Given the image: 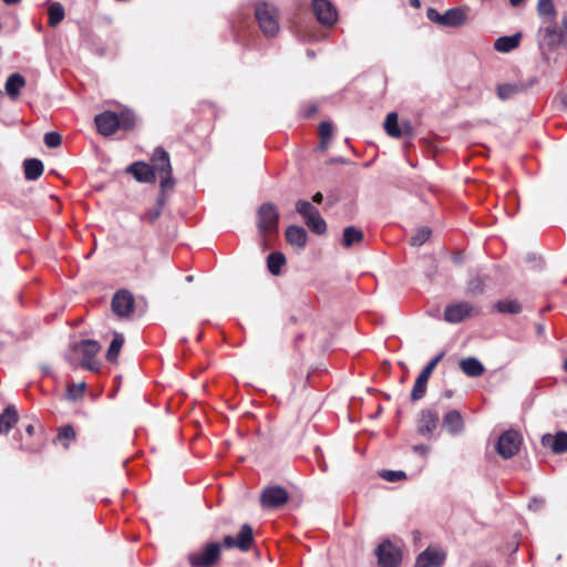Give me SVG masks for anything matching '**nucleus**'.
Listing matches in <instances>:
<instances>
[{
	"label": "nucleus",
	"mask_w": 567,
	"mask_h": 567,
	"mask_svg": "<svg viewBox=\"0 0 567 567\" xmlns=\"http://www.w3.org/2000/svg\"><path fill=\"white\" fill-rule=\"evenodd\" d=\"M150 165L154 168L155 175L158 174L162 177L159 183L161 192L172 190L175 186V179L173 177L171 159L168 153L162 146H157L154 150Z\"/></svg>",
	"instance_id": "1"
},
{
	"label": "nucleus",
	"mask_w": 567,
	"mask_h": 567,
	"mask_svg": "<svg viewBox=\"0 0 567 567\" xmlns=\"http://www.w3.org/2000/svg\"><path fill=\"white\" fill-rule=\"evenodd\" d=\"M221 557V544L209 542L187 555L190 567H214Z\"/></svg>",
	"instance_id": "2"
},
{
	"label": "nucleus",
	"mask_w": 567,
	"mask_h": 567,
	"mask_svg": "<svg viewBox=\"0 0 567 567\" xmlns=\"http://www.w3.org/2000/svg\"><path fill=\"white\" fill-rule=\"evenodd\" d=\"M255 17L266 37H274L278 33V10L274 4L264 1L256 2Z\"/></svg>",
	"instance_id": "3"
},
{
	"label": "nucleus",
	"mask_w": 567,
	"mask_h": 567,
	"mask_svg": "<svg viewBox=\"0 0 567 567\" xmlns=\"http://www.w3.org/2000/svg\"><path fill=\"white\" fill-rule=\"evenodd\" d=\"M522 442V435L518 431L507 430L498 437L496 452L504 460H509L518 453Z\"/></svg>",
	"instance_id": "4"
},
{
	"label": "nucleus",
	"mask_w": 567,
	"mask_h": 567,
	"mask_svg": "<svg viewBox=\"0 0 567 567\" xmlns=\"http://www.w3.org/2000/svg\"><path fill=\"white\" fill-rule=\"evenodd\" d=\"M444 354V352H440L437 355H435L417 375L413 389L411 391V400L413 402L421 400L425 395L429 379L435 367L443 359Z\"/></svg>",
	"instance_id": "5"
},
{
	"label": "nucleus",
	"mask_w": 567,
	"mask_h": 567,
	"mask_svg": "<svg viewBox=\"0 0 567 567\" xmlns=\"http://www.w3.org/2000/svg\"><path fill=\"white\" fill-rule=\"evenodd\" d=\"M289 499L286 488L279 485L266 486L260 494V505L264 508L275 509L284 506Z\"/></svg>",
	"instance_id": "6"
},
{
	"label": "nucleus",
	"mask_w": 567,
	"mask_h": 567,
	"mask_svg": "<svg viewBox=\"0 0 567 567\" xmlns=\"http://www.w3.org/2000/svg\"><path fill=\"white\" fill-rule=\"evenodd\" d=\"M72 349L75 352H79L82 355V367L94 371L97 370L95 362L93 361L94 357L100 352L101 346L97 341L92 339H84L79 342H75L72 346Z\"/></svg>",
	"instance_id": "7"
},
{
	"label": "nucleus",
	"mask_w": 567,
	"mask_h": 567,
	"mask_svg": "<svg viewBox=\"0 0 567 567\" xmlns=\"http://www.w3.org/2000/svg\"><path fill=\"white\" fill-rule=\"evenodd\" d=\"M375 555L381 567H399L402 560L401 550L390 540L382 542L377 547Z\"/></svg>",
	"instance_id": "8"
},
{
	"label": "nucleus",
	"mask_w": 567,
	"mask_h": 567,
	"mask_svg": "<svg viewBox=\"0 0 567 567\" xmlns=\"http://www.w3.org/2000/svg\"><path fill=\"white\" fill-rule=\"evenodd\" d=\"M279 214L275 205L266 203L258 209V228L261 234L277 231Z\"/></svg>",
	"instance_id": "9"
},
{
	"label": "nucleus",
	"mask_w": 567,
	"mask_h": 567,
	"mask_svg": "<svg viewBox=\"0 0 567 567\" xmlns=\"http://www.w3.org/2000/svg\"><path fill=\"white\" fill-rule=\"evenodd\" d=\"M440 415L432 409L422 410L416 420V431L421 436L431 439L439 427Z\"/></svg>",
	"instance_id": "10"
},
{
	"label": "nucleus",
	"mask_w": 567,
	"mask_h": 567,
	"mask_svg": "<svg viewBox=\"0 0 567 567\" xmlns=\"http://www.w3.org/2000/svg\"><path fill=\"white\" fill-rule=\"evenodd\" d=\"M446 560V553L441 547L429 546L416 556L413 567H442Z\"/></svg>",
	"instance_id": "11"
},
{
	"label": "nucleus",
	"mask_w": 567,
	"mask_h": 567,
	"mask_svg": "<svg viewBox=\"0 0 567 567\" xmlns=\"http://www.w3.org/2000/svg\"><path fill=\"white\" fill-rule=\"evenodd\" d=\"M537 83L536 78H532L528 81H517L514 83H503L498 84L496 87V93L499 100L506 101L514 97L517 94L526 92L533 85Z\"/></svg>",
	"instance_id": "12"
},
{
	"label": "nucleus",
	"mask_w": 567,
	"mask_h": 567,
	"mask_svg": "<svg viewBox=\"0 0 567 567\" xmlns=\"http://www.w3.org/2000/svg\"><path fill=\"white\" fill-rule=\"evenodd\" d=\"M312 11L322 24L331 25L337 21V10L328 0H313Z\"/></svg>",
	"instance_id": "13"
},
{
	"label": "nucleus",
	"mask_w": 567,
	"mask_h": 567,
	"mask_svg": "<svg viewBox=\"0 0 567 567\" xmlns=\"http://www.w3.org/2000/svg\"><path fill=\"white\" fill-rule=\"evenodd\" d=\"M134 297L127 290L117 291L112 298V310L120 317H127L133 312Z\"/></svg>",
	"instance_id": "14"
},
{
	"label": "nucleus",
	"mask_w": 567,
	"mask_h": 567,
	"mask_svg": "<svg viewBox=\"0 0 567 567\" xmlns=\"http://www.w3.org/2000/svg\"><path fill=\"white\" fill-rule=\"evenodd\" d=\"M473 307L467 301H461L446 306L444 320L449 323H460L472 315Z\"/></svg>",
	"instance_id": "15"
},
{
	"label": "nucleus",
	"mask_w": 567,
	"mask_h": 567,
	"mask_svg": "<svg viewBox=\"0 0 567 567\" xmlns=\"http://www.w3.org/2000/svg\"><path fill=\"white\" fill-rule=\"evenodd\" d=\"M94 121L99 133L104 136L113 135L118 130V122L114 112H103L96 115Z\"/></svg>",
	"instance_id": "16"
},
{
	"label": "nucleus",
	"mask_w": 567,
	"mask_h": 567,
	"mask_svg": "<svg viewBox=\"0 0 567 567\" xmlns=\"http://www.w3.org/2000/svg\"><path fill=\"white\" fill-rule=\"evenodd\" d=\"M126 172L140 183H154L156 175L154 168L145 162H135L127 166Z\"/></svg>",
	"instance_id": "17"
},
{
	"label": "nucleus",
	"mask_w": 567,
	"mask_h": 567,
	"mask_svg": "<svg viewBox=\"0 0 567 567\" xmlns=\"http://www.w3.org/2000/svg\"><path fill=\"white\" fill-rule=\"evenodd\" d=\"M538 32L550 48L559 47L567 41L564 32L555 23V20H549V24L540 28Z\"/></svg>",
	"instance_id": "18"
},
{
	"label": "nucleus",
	"mask_w": 567,
	"mask_h": 567,
	"mask_svg": "<svg viewBox=\"0 0 567 567\" xmlns=\"http://www.w3.org/2000/svg\"><path fill=\"white\" fill-rule=\"evenodd\" d=\"M542 444L556 454H564L567 452V432L559 431L555 435L545 434L542 437Z\"/></svg>",
	"instance_id": "19"
},
{
	"label": "nucleus",
	"mask_w": 567,
	"mask_h": 567,
	"mask_svg": "<svg viewBox=\"0 0 567 567\" xmlns=\"http://www.w3.org/2000/svg\"><path fill=\"white\" fill-rule=\"evenodd\" d=\"M442 424L449 434L453 436L461 434L464 430V420L461 412L457 410L446 412L443 416Z\"/></svg>",
	"instance_id": "20"
},
{
	"label": "nucleus",
	"mask_w": 567,
	"mask_h": 567,
	"mask_svg": "<svg viewBox=\"0 0 567 567\" xmlns=\"http://www.w3.org/2000/svg\"><path fill=\"white\" fill-rule=\"evenodd\" d=\"M25 86V79L20 73H12L6 81V93L11 100H17L20 91Z\"/></svg>",
	"instance_id": "21"
},
{
	"label": "nucleus",
	"mask_w": 567,
	"mask_h": 567,
	"mask_svg": "<svg viewBox=\"0 0 567 567\" xmlns=\"http://www.w3.org/2000/svg\"><path fill=\"white\" fill-rule=\"evenodd\" d=\"M286 239L287 241L292 245V246H296L298 248H305L306 245H307V231L300 227V226H296V225H291L289 226L287 229H286Z\"/></svg>",
	"instance_id": "22"
},
{
	"label": "nucleus",
	"mask_w": 567,
	"mask_h": 567,
	"mask_svg": "<svg viewBox=\"0 0 567 567\" xmlns=\"http://www.w3.org/2000/svg\"><path fill=\"white\" fill-rule=\"evenodd\" d=\"M443 27L456 28L466 20V13L462 8H451L443 13Z\"/></svg>",
	"instance_id": "23"
},
{
	"label": "nucleus",
	"mask_w": 567,
	"mask_h": 567,
	"mask_svg": "<svg viewBox=\"0 0 567 567\" xmlns=\"http://www.w3.org/2000/svg\"><path fill=\"white\" fill-rule=\"evenodd\" d=\"M460 367H461L462 371L467 377H471V378L481 377L484 373V370H485L484 365L482 364V362L478 359L474 358V357H470V358L463 359L460 362Z\"/></svg>",
	"instance_id": "24"
},
{
	"label": "nucleus",
	"mask_w": 567,
	"mask_h": 567,
	"mask_svg": "<svg viewBox=\"0 0 567 567\" xmlns=\"http://www.w3.org/2000/svg\"><path fill=\"white\" fill-rule=\"evenodd\" d=\"M236 540L238 544V549L240 551H248L252 547L254 530L249 524H244L240 527V529L236 536Z\"/></svg>",
	"instance_id": "25"
},
{
	"label": "nucleus",
	"mask_w": 567,
	"mask_h": 567,
	"mask_svg": "<svg viewBox=\"0 0 567 567\" xmlns=\"http://www.w3.org/2000/svg\"><path fill=\"white\" fill-rule=\"evenodd\" d=\"M520 33L499 37L494 42V49L498 52L507 53L519 45Z\"/></svg>",
	"instance_id": "26"
},
{
	"label": "nucleus",
	"mask_w": 567,
	"mask_h": 567,
	"mask_svg": "<svg viewBox=\"0 0 567 567\" xmlns=\"http://www.w3.org/2000/svg\"><path fill=\"white\" fill-rule=\"evenodd\" d=\"M18 422V413L13 405H9L0 414V434H7Z\"/></svg>",
	"instance_id": "27"
},
{
	"label": "nucleus",
	"mask_w": 567,
	"mask_h": 567,
	"mask_svg": "<svg viewBox=\"0 0 567 567\" xmlns=\"http://www.w3.org/2000/svg\"><path fill=\"white\" fill-rule=\"evenodd\" d=\"M24 177L28 181H37L43 173V163L38 158H28L23 162Z\"/></svg>",
	"instance_id": "28"
},
{
	"label": "nucleus",
	"mask_w": 567,
	"mask_h": 567,
	"mask_svg": "<svg viewBox=\"0 0 567 567\" xmlns=\"http://www.w3.org/2000/svg\"><path fill=\"white\" fill-rule=\"evenodd\" d=\"M384 130L391 137H401L404 132L400 128L398 114L389 113L384 121Z\"/></svg>",
	"instance_id": "29"
},
{
	"label": "nucleus",
	"mask_w": 567,
	"mask_h": 567,
	"mask_svg": "<svg viewBox=\"0 0 567 567\" xmlns=\"http://www.w3.org/2000/svg\"><path fill=\"white\" fill-rule=\"evenodd\" d=\"M165 202H166L165 193L161 192L159 195L156 198L155 207L150 208L148 210H146L143 214L142 219L146 220L148 223H154L161 216L163 206L165 205Z\"/></svg>",
	"instance_id": "30"
},
{
	"label": "nucleus",
	"mask_w": 567,
	"mask_h": 567,
	"mask_svg": "<svg viewBox=\"0 0 567 567\" xmlns=\"http://www.w3.org/2000/svg\"><path fill=\"white\" fill-rule=\"evenodd\" d=\"M363 239V233L354 227L348 226L343 229L342 245L344 247H351L352 245L360 243Z\"/></svg>",
	"instance_id": "31"
},
{
	"label": "nucleus",
	"mask_w": 567,
	"mask_h": 567,
	"mask_svg": "<svg viewBox=\"0 0 567 567\" xmlns=\"http://www.w3.org/2000/svg\"><path fill=\"white\" fill-rule=\"evenodd\" d=\"M285 262V255L278 251L271 252L267 257V267L272 275H279Z\"/></svg>",
	"instance_id": "32"
},
{
	"label": "nucleus",
	"mask_w": 567,
	"mask_h": 567,
	"mask_svg": "<svg viewBox=\"0 0 567 567\" xmlns=\"http://www.w3.org/2000/svg\"><path fill=\"white\" fill-rule=\"evenodd\" d=\"M124 343V337L121 333H114L113 340L111 341V344L106 352V359L110 362H116L117 357L120 354V351Z\"/></svg>",
	"instance_id": "33"
},
{
	"label": "nucleus",
	"mask_w": 567,
	"mask_h": 567,
	"mask_svg": "<svg viewBox=\"0 0 567 567\" xmlns=\"http://www.w3.org/2000/svg\"><path fill=\"white\" fill-rule=\"evenodd\" d=\"M49 25L56 27L65 17L64 8L60 2H53L48 9Z\"/></svg>",
	"instance_id": "34"
},
{
	"label": "nucleus",
	"mask_w": 567,
	"mask_h": 567,
	"mask_svg": "<svg viewBox=\"0 0 567 567\" xmlns=\"http://www.w3.org/2000/svg\"><path fill=\"white\" fill-rule=\"evenodd\" d=\"M305 224L312 233L317 235H323L327 231V223L321 217L320 213L316 214L315 216H309L307 219H305Z\"/></svg>",
	"instance_id": "35"
},
{
	"label": "nucleus",
	"mask_w": 567,
	"mask_h": 567,
	"mask_svg": "<svg viewBox=\"0 0 567 567\" xmlns=\"http://www.w3.org/2000/svg\"><path fill=\"white\" fill-rule=\"evenodd\" d=\"M495 308L498 312L516 315L522 311V306L517 300L504 299L496 302Z\"/></svg>",
	"instance_id": "36"
},
{
	"label": "nucleus",
	"mask_w": 567,
	"mask_h": 567,
	"mask_svg": "<svg viewBox=\"0 0 567 567\" xmlns=\"http://www.w3.org/2000/svg\"><path fill=\"white\" fill-rule=\"evenodd\" d=\"M537 13L543 19L555 20L556 10L553 0H538Z\"/></svg>",
	"instance_id": "37"
},
{
	"label": "nucleus",
	"mask_w": 567,
	"mask_h": 567,
	"mask_svg": "<svg viewBox=\"0 0 567 567\" xmlns=\"http://www.w3.org/2000/svg\"><path fill=\"white\" fill-rule=\"evenodd\" d=\"M296 210L302 216L303 220L309 216H315L319 210L308 200L299 199L296 203Z\"/></svg>",
	"instance_id": "38"
},
{
	"label": "nucleus",
	"mask_w": 567,
	"mask_h": 567,
	"mask_svg": "<svg viewBox=\"0 0 567 567\" xmlns=\"http://www.w3.org/2000/svg\"><path fill=\"white\" fill-rule=\"evenodd\" d=\"M431 235L432 230L430 227H421L411 237L410 243L414 247H420L430 239Z\"/></svg>",
	"instance_id": "39"
},
{
	"label": "nucleus",
	"mask_w": 567,
	"mask_h": 567,
	"mask_svg": "<svg viewBox=\"0 0 567 567\" xmlns=\"http://www.w3.org/2000/svg\"><path fill=\"white\" fill-rule=\"evenodd\" d=\"M485 290V278L482 276L473 277L467 284V293L472 296L482 295Z\"/></svg>",
	"instance_id": "40"
},
{
	"label": "nucleus",
	"mask_w": 567,
	"mask_h": 567,
	"mask_svg": "<svg viewBox=\"0 0 567 567\" xmlns=\"http://www.w3.org/2000/svg\"><path fill=\"white\" fill-rule=\"evenodd\" d=\"M118 128L131 130L135 124V116L132 112L124 111L116 113Z\"/></svg>",
	"instance_id": "41"
},
{
	"label": "nucleus",
	"mask_w": 567,
	"mask_h": 567,
	"mask_svg": "<svg viewBox=\"0 0 567 567\" xmlns=\"http://www.w3.org/2000/svg\"><path fill=\"white\" fill-rule=\"evenodd\" d=\"M86 384L85 382L73 383L68 386L66 396L71 401H76L83 396Z\"/></svg>",
	"instance_id": "42"
},
{
	"label": "nucleus",
	"mask_w": 567,
	"mask_h": 567,
	"mask_svg": "<svg viewBox=\"0 0 567 567\" xmlns=\"http://www.w3.org/2000/svg\"><path fill=\"white\" fill-rule=\"evenodd\" d=\"M319 134H320V147L326 148L328 142L331 140L332 136V125L329 122H321L319 125Z\"/></svg>",
	"instance_id": "43"
},
{
	"label": "nucleus",
	"mask_w": 567,
	"mask_h": 567,
	"mask_svg": "<svg viewBox=\"0 0 567 567\" xmlns=\"http://www.w3.org/2000/svg\"><path fill=\"white\" fill-rule=\"evenodd\" d=\"M379 476L386 482H398L406 478V474L403 471L382 470L379 472Z\"/></svg>",
	"instance_id": "44"
},
{
	"label": "nucleus",
	"mask_w": 567,
	"mask_h": 567,
	"mask_svg": "<svg viewBox=\"0 0 567 567\" xmlns=\"http://www.w3.org/2000/svg\"><path fill=\"white\" fill-rule=\"evenodd\" d=\"M62 143V136L58 132H48L44 134V144L50 148L59 147Z\"/></svg>",
	"instance_id": "45"
},
{
	"label": "nucleus",
	"mask_w": 567,
	"mask_h": 567,
	"mask_svg": "<svg viewBox=\"0 0 567 567\" xmlns=\"http://www.w3.org/2000/svg\"><path fill=\"white\" fill-rule=\"evenodd\" d=\"M75 439V431L71 425H64L59 429L58 441H72Z\"/></svg>",
	"instance_id": "46"
},
{
	"label": "nucleus",
	"mask_w": 567,
	"mask_h": 567,
	"mask_svg": "<svg viewBox=\"0 0 567 567\" xmlns=\"http://www.w3.org/2000/svg\"><path fill=\"white\" fill-rule=\"evenodd\" d=\"M426 16H427L429 20H431L432 22L443 25V19H442L443 14H441L436 9L429 8Z\"/></svg>",
	"instance_id": "47"
},
{
	"label": "nucleus",
	"mask_w": 567,
	"mask_h": 567,
	"mask_svg": "<svg viewBox=\"0 0 567 567\" xmlns=\"http://www.w3.org/2000/svg\"><path fill=\"white\" fill-rule=\"evenodd\" d=\"M223 546H225L226 548H238L236 537L230 535L225 536L221 547Z\"/></svg>",
	"instance_id": "48"
},
{
	"label": "nucleus",
	"mask_w": 567,
	"mask_h": 567,
	"mask_svg": "<svg viewBox=\"0 0 567 567\" xmlns=\"http://www.w3.org/2000/svg\"><path fill=\"white\" fill-rule=\"evenodd\" d=\"M412 450L414 453H416L419 455L426 456L427 453L430 452V446L424 445V444H417V445H414L412 447Z\"/></svg>",
	"instance_id": "49"
},
{
	"label": "nucleus",
	"mask_w": 567,
	"mask_h": 567,
	"mask_svg": "<svg viewBox=\"0 0 567 567\" xmlns=\"http://www.w3.org/2000/svg\"><path fill=\"white\" fill-rule=\"evenodd\" d=\"M317 106L316 105H311L309 106L306 111H305V116L306 117H311L313 114L317 113Z\"/></svg>",
	"instance_id": "50"
},
{
	"label": "nucleus",
	"mask_w": 567,
	"mask_h": 567,
	"mask_svg": "<svg viewBox=\"0 0 567 567\" xmlns=\"http://www.w3.org/2000/svg\"><path fill=\"white\" fill-rule=\"evenodd\" d=\"M561 31L564 32V35L566 37L567 39V13L564 14L563 19H561Z\"/></svg>",
	"instance_id": "51"
},
{
	"label": "nucleus",
	"mask_w": 567,
	"mask_h": 567,
	"mask_svg": "<svg viewBox=\"0 0 567 567\" xmlns=\"http://www.w3.org/2000/svg\"><path fill=\"white\" fill-rule=\"evenodd\" d=\"M312 200L317 204H321L323 200V195L320 192H318L312 196Z\"/></svg>",
	"instance_id": "52"
},
{
	"label": "nucleus",
	"mask_w": 567,
	"mask_h": 567,
	"mask_svg": "<svg viewBox=\"0 0 567 567\" xmlns=\"http://www.w3.org/2000/svg\"><path fill=\"white\" fill-rule=\"evenodd\" d=\"M25 432L29 434V435H33L34 433V426L32 424H29L25 426Z\"/></svg>",
	"instance_id": "53"
},
{
	"label": "nucleus",
	"mask_w": 567,
	"mask_h": 567,
	"mask_svg": "<svg viewBox=\"0 0 567 567\" xmlns=\"http://www.w3.org/2000/svg\"><path fill=\"white\" fill-rule=\"evenodd\" d=\"M524 0H509V3L513 7H518Z\"/></svg>",
	"instance_id": "54"
},
{
	"label": "nucleus",
	"mask_w": 567,
	"mask_h": 567,
	"mask_svg": "<svg viewBox=\"0 0 567 567\" xmlns=\"http://www.w3.org/2000/svg\"><path fill=\"white\" fill-rule=\"evenodd\" d=\"M410 3H411V6H413L415 8H419L421 6V1L420 0H410Z\"/></svg>",
	"instance_id": "55"
},
{
	"label": "nucleus",
	"mask_w": 567,
	"mask_h": 567,
	"mask_svg": "<svg viewBox=\"0 0 567 567\" xmlns=\"http://www.w3.org/2000/svg\"><path fill=\"white\" fill-rule=\"evenodd\" d=\"M21 0H3L4 3L7 4H17L19 3Z\"/></svg>",
	"instance_id": "56"
},
{
	"label": "nucleus",
	"mask_w": 567,
	"mask_h": 567,
	"mask_svg": "<svg viewBox=\"0 0 567 567\" xmlns=\"http://www.w3.org/2000/svg\"><path fill=\"white\" fill-rule=\"evenodd\" d=\"M307 55H308V56H310V58H312V56H315V52H313V51H311V50H308V51H307Z\"/></svg>",
	"instance_id": "57"
},
{
	"label": "nucleus",
	"mask_w": 567,
	"mask_h": 567,
	"mask_svg": "<svg viewBox=\"0 0 567 567\" xmlns=\"http://www.w3.org/2000/svg\"><path fill=\"white\" fill-rule=\"evenodd\" d=\"M563 369L567 372V359L564 361Z\"/></svg>",
	"instance_id": "58"
},
{
	"label": "nucleus",
	"mask_w": 567,
	"mask_h": 567,
	"mask_svg": "<svg viewBox=\"0 0 567 567\" xmlns=\"http://www.w3.org/2000/svg\"><path fill=\"white\" fill-rule=\"evenodd\" d=\"M563 103L567 106V94L563 97Z\"/></svg>",
	"instance_id": "59"
},
{
	"label": "nucleus",
	"mask_w": 567,
	"mask_h": 567,
	"mask_svg": "<svg viewBox=\"0 0 567 567\" xmlns=\"http://www.w3.org/2000/svg\"><path fill=\"white\" fill-rule=\"evenodd\" d=\"M543 330H544V329H543V326H538V327H537V331H538V333H542V332H543Z\"/></svg>",
	"instance_id": "60"
},
{
	"label": "nucleus",
	"mask_w": 567,
	"mask_h": 567,
	"mask_svg": "<svg viewBox=\"0 0 567 567\" xmlns=\"http://www.w3.org/2000/svg\"><path fill=\"white\" fill-rule=\"evenodd\" d=\"M186 280H187V281H193V276H192V275L187 276V277H186Z\"/></svg>",
	"instance_id": "61"
},
{
	"label": "nucleus",
	"mask_w": 567,
	"mask_h": 567,
	"mask_svg": "<svg viewBox=\"0 0 567 567\" xmlns=\"http://www.w3.org/2000/svg\"><path fill=\"white\" fill-rule=\"evenodd\" d=\"M405 127L408 131H411V126L409 124H405Z\"/></svg>",
	"instance_id": "62"
},
{
	"label": "nucleus",
	"mask_w": 567,
	"mask_h": 567,
	"mask_svg": "<svg viewBox=\"0 0 567 567\" xmlns=\"http://www.w3.org/2000/svg\"><path fill=\"white\" fill-rule=\"evenodd\" d=\"M2 94V92L0 91V95Z\"/></svg>",
	"instance_id": "63"
},
{
	"label": "nucleus",
	"mask_w": 567,
	"mask_h": 567,
	"mask_svg": "<svg viewBox=\"0 0 567 567\" xmlns=\"http://www.w3.org/2000/svg\"><path fill=\"white\" fill-rule=\"evenodd\" d=\"M566 384H567V381H566Z\"/></svg>",
	"instance_id": "64"
}]
</instances>
